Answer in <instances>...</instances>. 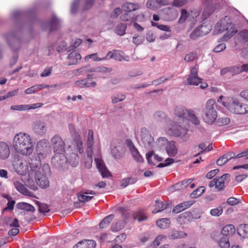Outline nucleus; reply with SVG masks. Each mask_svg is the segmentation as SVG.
Instances as JSON below:
<instances>
[{
  "mask_svg": "<svg viewBox=\"0 0 248 248\" xmlns=\"http://www.w3.org/2000/svg\"><path fill=\"white\" fill-rule=\"evenodd\" d=\"M28 163L25 160H18L14 165L16 172L23 176L22 181L24 185L33 190L38 189L37 186L42 188L49 186V181L47 175L49 173L50 169L48 164H45L41 167V161L38 156H35Z\"/></svg>",
  "mask_w": 248,
  "mask_h": 248,
  "instance_id": "f257e3e1",
  "label": "nucleus"
},
{
  "mask_svg": "<svg viewBox=\"0 0 248 248\" xmlns=\"http://www.w3.org/2000/svg\"><path fill=\"white\" fill-rule=\"evenodd\" d=\"M13 145L16 152L23 156L31 155L34 150L31 137L25 132H20L15 136Z\"/></svg>",
  "mask_w": 248,
  "mask_h": 248,
  "instance_id": "f03ea898",
  "label": "nucleus"
},
{
  "mask_svg": "<svg viewBox=\"0 0 248 248\" xmlns=\"http://www.w3.org/2000/svg\"><path fill=\"white\" fill-rule=\"evenodd\" d=\"M51 144L54 151L52 163L56 167L63 166L66 163L64 154L65 143L61 136L56 135L51 139Z\"/></svg>",
  "mask_w": 248,
  "mask_h": 248,
  "instance_id": "7ed1b4c3",
  "label": "nucleus"
},
{
  "mask_svg": "<svg viewBox=\"0 0 248 248\" xmlns=\"http://www.w3.org/2000/svg\"><path fill=\"white\" fill-rule=\"evenodd\" d=\"M217 101L234 114L243 115L248 112V105L240 102L235 98L220 96Z\"/></svg>",
  "mask_w": 248,
  "mask_h": 248,
  "instance_id": "20e7f679",
  "label": "nucleus"
},
{
  "mask_svg": "<svg viewBox=\"0 0 248 248\" xmlns=\"http://www.w3.org/2000/svg\"><path fill=\"white\" fill-rule=\"evenodd\" d=\"M68 147L71 149V153L67 157H66V162L67 161L71 166L75 167L79 162L80 157L78 154L81 155L84 151L82 141L79 138L75 139Z\"/></svg>",
  "mask_w": 248,
  "mask_h": 248,
  "instance_id": "39448f33",
  "label": "nucleus"
},
{
  "mask_svg": "<svg viewBox=\"0 0 248 248\" xmlns=\"http://www.w3.org/2000/svg\"><path fill=\"white\" fill-rule=\"evenodd\" d=\"M165 130L168 135L179 137L184 141L187 140L189 138L187 135V129L179 124H176L174 122H170L168 126L165 127Z\"/></svg>",
  "mask_w": 248,
  "mask_h": 248,
  "instance_id": "423d86ee",
  "label": "nucleus"
},
{
  "mask_svg": "<svg viewBox=\"0 0 248 248\" xmlns=\"http://www.w3.org/2000/svg\"><path fill=\"white\" fill-rule=\"evenodd\" d=\"M216 107L215 100L209 99L206 102L203 116V120L205 123L211 124L215 122L217 117Z\"/></svg>",
  "mask_w": 248,
  "mask_h": 248,
  "instance_id": "0eeeda50",
  "label": "nucleus"
},
{
  "mask_svg": "<svg viewBox=\"0 0 248 248\" xmlns=\"http://www.w3.org/2000/svg\"><path fill=\"white\" fill-rule=\"evenodd\" d=\"M141 141L145 148L150 149L154 145V139L150 131L145 127H142L140 130Z\"/></svg>",
  "mask_w": 248,
  "mask_h": 248,
  "instance_id": "6e6552de",
  "label": "nucleus"
},
{
  "mask_svg": "<svg viewBox=\"0 0 248 248\" xmlns=\"http://www.w3.org/2000/svg\"><path fill=\"white\" fill-rule=\"evenodd\" d=\"M230 176L229 174L226 173L219 178H215L210 182L209 186L210 187L215 186L218 190H221L224 187L225 184Z\"/></svg>",
  "mask_w": 248,
  "mask_h": 248,
  "instance_id": "1a4fd4ad",
  "label": "nucleus"
},
{
  "mask_svg": "<svg viewBox=\"0 0 248 248\" xmlns=\"http://www.w3.org/2000/svg\"><path fill=\"white\" fill-rule=\"evenodd\" d=\"M94 161L96 163V167L100 172L103 178L109 176L110 175V172L107 169L103 160L99 157H95L94 158Z\"/></svg>",
  "mask_w": 248,
  "mask_h": 248,
  "instance_id": "9d476101",
  "label": "nucleus"
},
{
  "mask_svg": "<svg viewBox=\"0 0 248 248\" xmlns=\"http://www.w3.org/2000/svg\"><path fill=\"white\" fill-rule=\"evenodd\" d=\"M43 104L38 103L31 105H17L11 106V109L17 111H24L41 108Z\"/></svg>",
  "mask_w": 248,
  "mask_h": 248,
  "instance_id": "9b49d317",
  "label": "nucleus"
},
{
  "mask_svg": "<svg viewBox=\"0 0 248 248\" xmlns=\"http://www.w3.org/2000/svg\"><path fill=\"white\" fill-rule=\"evenodd\" d=\"M206 26L202 25L200 27L195 29L190 34V38L192 40H196L198 37L206 35L210 31L208 29L205 31Z\"/></svg>",
  "mask_w": 248,
  "mask_h": 248,
  "instance_id": "f8f14e48",
  "label": "nucleus"
},
{
  "mask_svg": "<svg viewBox=\"0 0 248 248\" xmlns=\"http://www.w3.org/2000/svg\"><path fill=\"white\" fill-rule=\"evenodd\" d=\"M10 150L8 144L3 141H0V160L7 159L10 156Z\"/></svg>",
  "mask_w": 248,
  "mask_h": 248,
  "instance_id": "ddd939ff",
  "label": "nucleus"
},
{
  "mask_svg": "<svg viewBox=\"0 0 248 248\" xmlns=\"http://www.w3.org/2000/svg\"><path fill=\"white\" fill-rule=\"evenodd\" d=\"M110 148L111 154L115 158L119 159L122 156L124 150L120 143L115 142L111 143Z\"/></svg>",
  "mask_w": 248,
  "mask_h": 248,
  "instance_id": "4468645a",
  "label": "nucleus"
},
{
  "mask_svg": "<svg viewBox=\"0 0 248 248\" xmlns=\"http://www.w3.org/2000/svg\"><path fill=\"white\" fill-rule=\"evenodd\" d=\"M128 146L131 154L134 160L139 163L142 162L143 161V158L131 141H128Z\"/></svg>",
  "mask_w": 248,
  "mask_h": 248,
  "instance_id": "2eb2a0df",
  "label": "nucleus"
},
{
  "mask_svg": "<svg viewBox=\"0 0 248 248\" xmlns=\"http://www.w3.org/2000/svg\"><path fill=\"white\" fill-rule=\"evenodd\" d=\"M96 243L93 240H83L75 245L73 248H94Z\"/></svg>",
  "mask_w": 248,
  "mask_h": 248,
  "instance_id": "dca6fc26",
  "label": "nucleus"
},
{
  "mask_svg": "<svg viewBox=\"0 0 248 248\" xmlns=\"http://www.w3.org/2000/svg\"><path fill=\"white\" fill-rule=\"evenodd\" d=\"M77 86L81 87H94L96 86V82L93 78H82L76 82Z\"/></svg>",
  "mask_w": 248,
  "mask_h": 248,
  "instance_id": "f3484780",
  "label": "nucleus"
},
{
  "mask_svg": "<svg viewBox=\"0 0 248 248\" xmlns=\"http://www.w3.org/2000/svg\"><path fill=\"white\" fill-rule=\"evenodd\" d=\"M46 129V126L44 122L38 121L34 124L33 130L38 135H43L45 134Z\"/></svg>",
  "mask_w": 248,
  "mask_h": 248,
  "instance_id": "a211bd4d",
  "label": "nucleus"
},
{
  "mask_svg": "<svg viewBox=\"0 0 248 248\" xmlns=\"http://www.w3.org/2000/svg\"><path fill=\"white\" fill-rule=\"evenodd\" d=\"M193 218L192 214L190 212H186L180 215L177 220L181 224H185L191 221Z\"/></svg>",
  "mask_w": 248,
  "mask_h": 248,
  "instance_id": "6ab92c4d",
  "label": "nucleus"
},
{
  "mask_svg": "<svg viewBox=\"0 0 248 248\" xmlns=\"http://www.w3.org/2000/svg\"><path fill=\"white\" fill-rule=\"evenodd\" d=\"M166 150L169 156H175L178 152V149L176 146L175 142L173 141L169 142L166 147Z\"/></svg>",
  "mask_w": 248,
  "mask_h": 248,
  "instance_id": "aec40b11",
  "label": "nucleus"
},
{
  "mask_svg": "<svg viewBox=\"0 0 248 248\" xmlns=\"http://www.w3.org/2000/svg\"><path fill=\"white\" fill-rule=\"evenodd\" d=\"M186 116L188 120L193 124L199 125L200 123V119L196 115V112L194 109H188Z\"/></svg>",
  "mask_w": 248,
  "mask_h": 248,
  "instance_id": "412c9836",
  "label": "nucleus"
},
{
  "mask_svg": "<svg viewBox=\"0 0 248 248\" xmlns=\"http://www.w3.org/2000/svg\"><path fill=\"white\" fill-rule=\"evenodd\" d=\"M186 83L189 85H199L201 89H205L208 86L206 82L202 81V78H187Z\"/></svg>",
  "mask_w": 248,
  "mask_h": 248,
  "instance_id": "4be33fe9",
  "label": "nucleus"
},
{
  "mask_svg": "<svg viewBox=\"0 0 248 248\" xmlns=\"http://www.w3.org/2000/svg\"><path fill=\"white\" fill-rule=\"evenodd\" d=\"M235 232V228L232 224H228L224 226L221 231L222 235L229 237L232 236Z\"/></svg>",
  "mask_w": 248,
  "mask_h": 248,
  "instance_id": "5701e85b",
  "label": "nucleus"
},
{
  "mask_svg": "<svg viewBox=\"0 0 248 248\" xmlns=\"http://www.w3.org/2000/svg\"><path fill=\"white\" fill-rule=\"evenodd\" d=\"M146 158L148 162L151 165H155V161L160 162L162 160V158L154 153L153 151H150L146 154Z\"/></svg>",
  "mask_w": 248,
  "mask_h": 248,
  "instance_id": "b1692460",
  "label": "nucleus"
},
{
  "mask_svg": "<svg viewBox=\"0 0 248 248\" xmlns=\"http://www.w3.org/2000/svg\"><path fill=\"white\" fill-rule=\"evenodd\" d=\"M67 58L70 60L69 65L76 64L81 59L80 54L76 51L71 52Z\"/></svg>",
  "mask_w": 248,
  "mask_h": 248,
  "instance_id": "393cba45",
  "label": "nucleus"
},
{
  "mask_svg": "<svg viewBox=\"0 0 248 248\" xmlns=\"http://www.w3.org/2000/svg\"><path fill=\"white\" fill-rule=\"evenodd\" d=\"M55 85L54 86L55 87ZM50 86L47 85L46 84H39V85H36L34 86H33L32 87H31L28 89H27L25 91V93L26 94H31L35 93L39 90H40L42 89L49 87ZM51 87H53V85L51 86Z\"/></svg>",
  "mask_w": 248,
  "mask_h": 248,
  "instance_id": "a878e982",
  "label": "nucleus"
},
{
  "mask_svg": "<svg viewBox=\"0 0 248 248\" xmlns=\"http://www.w3.org/2000/svg\"><path fill=\"white\" fill-rule=\"evenodd\" d=\"M234 155L235 154L233 152L230 153L223 155L217 160V164L220 166H223L224 164L227 163L228 160L232 158H234Z\"/></svg>",
  "mask_w": 248,
  "mask_h": 248,
  "instance_id": "bb28decb",
  "label": "nucleus"
},
{
  "mask_svg": "<svg viewBox=\"0 0 248 248\" xmlns=\"http://www.w3.org/2000/svg\"><path fill=\"white\" fill-rule=\"evenodd\" d=\"M194 180L193 178H190L187 180H183L181 182L177 183L174 185V189L176 190H180L184 189L187 187V186L191 184V183Z\"/></svg>",
  "mask_w": 248,
  "mask_h": 248,
  "instance_id": "cd10ccee",
  "label": "nucleus"
},
{
  "mask_svg": "<svg viewBox=\"0 0 248 248\" xmlns=\"http://www.w3.org/2000/svg\"><path fill=\"white\" fill-rule=\"evenodd\" d=\"M217 242L221 248H229L230 246L229 237L221 234L220 235L219 238L217 240Z\"/></svg>",
  "mask_w": 248,
  "mask_h": 248,
  "instance_id": "c85d7f7f",
  "label": "nucleus"
},
{
  "mask_svg": "<svg viewBox=\"0 0 248 248\" xmlns=\"http://www.w3.org/2000/svg\"><path fill=\"white\" fill-rule=\"evenodd\" d=\"M139 8V6L137 4H135L130 2H126L122 5L123 10L127 13L135 11Z\"/></svg>",
  "mask_w": 248,
  "mask_h": 248,
  "instance_id": "c756f323",
  "label": "nucleus"
},
{
  "mask_svg": "<svg viewBox=\"0 0 248 248\" xmlns=\"http://www.w3.org/2000/svg\"><path fill=\"white\" fill-rule=\"evenodd\" d=\"M188 109H186L185 107L182 106H177L175 107L174 113L179 118H182L184 120L185 115L187 114Z\"/></svg>",
  "mask_w": 248,
  "mask_h": 248,
  "instance_id": "7c9ffc66",
  "label": "nucleus"
},
{
  "mask_svg": "<svg viewBox=\"0 0 248 248\" xmlns=\"http://www.w3.org/2000/svg\"><path fill=\"white\" fill-rule=\"evenodd\" d=\"M94 143L93 132V130H89L87 135V151H93V146Z\"/></svg>",
  "mask_w": 248,
  "mask_h": 248,
  "instance_id": "2f4dec72",
  "label": "nucleus"
},
{
  "mask_svg": "<svg viewBox=\"0 0 248 248\" xmlns=\"http://www.w3.org/2000/svg\"><path fill=\"white\" fill-rule=\"evenodd\" d=\"M13 184L17 191L23 194H26V188L19 180L16 178H14Z\"/></svg>",
  "mask_w": 248,
  "mask_h": 248,
  "instance_id": "473e14b6",
  "label": "nucleus"
},
{
  "mask_svg": "<svg viewBox=\"0 0 248 248\" xmlns=\"http://www.w3.org/2000/svg\"><path fill=\"white\" fill-rule=\"evenodd\" d=\"M88 194L93 195L95 194V192L92 190L87 191L84 194L80 195L78 197L79 201L84 202L90 201L93 198V196H88L87 195Z\"/></svg>",
  "mask_w": 248,
  "mask_h": 248,
  "instance_id": "72a5a7b5",
  "label": "nucleus"
},
{
  "mask_svg": "<svg viewBox=\"0 0 248 248\" xmlns=\"http://www.w3.org/2000/svg\"><path fill=\"white\" fill-rule=\"evenodd\" d=\"M166 239V237L165 235H158L153 241V243L148 246L147 248H156L161 242L164 241Z\"/></svg>",
  "mask_w": 248,
  "mask_h": 248,
  "instance_id": "f704fd0d",
  "label": "nucleus"
},
{
  "mask_svg": "<svg viewBox=\"0 0 248 248\" xmlns=\"http://www.w3.org/2000/svg\"><path fill=\"white\" fill-rule=\"evenodd\" d=\"M49 26L50 31H54L60 27V21L56 16H53L49 23Z\"/></svg>",
  "mask_w": 248,
  "mask_h": 248,
  "instance_id": "c9c22d12",
  "label": "nucleus"
},
{
  "mask_svg": "<svg viewBox=\"0 0 248 248\" xmlns=\"http://www.w3.org/2000/svg\"><path fill=\"white\" fill-rule=\"evenodd\" d=\"M186 236V234L185 232L175 230H172L169 234V237L173 239L183 238Z\"/></svg>",
  "mask_w": 248,
  "mask_h": 248,
  "instance_id": "e433bc0d",
  "label": "nucleus"
},
{
  "mask_svg": "<svg viewBox=\"0 0 248 248\" xmlns=\"http://www.w3.org/2000/svg\"><path fill=\"white\" fill-rule=\"evenodd\" d=\"M235 70H237L236 66L225 67L221 69L220 73L222 76H224L227 73L229 74L228 76H234L236 74Z\"/></svg>",
  "mask_w": 248,
  "mask_h": 248,
  "instance_id": "4c0bfd02",
  "label": "nucleus"
},
{
  "mask_svg": "<svg viewBox=\"0 0 248 248\" xmlns=\"http://www.w3.org/2000/svg\"><path fill=\"white\" fill-rule=\"evenodd\" d=\"M133 217L134 219H137L140 222L146 220L147 218L142 210H138L133 214Z\"/></svg>",
  "mask_w": 248,
  "mask_h": 248,
  "instance_id": "58836bf2",
  "label": "nucleus"
},
{
  "mask_svg": "<svg viewBox=\"0 0 248 248\" xmlns=\"http://www.w3.org/2000/svg\"><path fill=\"white\" fill-rule=\"evenodd\" d=\"M170 220L167 218H161L157 220L156 222V224L157 227L161 229H166L169 227L170 225Z\"/></svg>",
  "mask_w": 248,
  "mask_h": 248,
  "instance_id": "ea45409f",
  "label": "nucleus"
},
{
  "mask_svg": "<svg viewBox=\"0 0 248 248\" xmlns=\"http://www.w3.org/2000/svg\"><path fill=\"white\" fill-rule=\"evenodd\" d=\"M238 234L242 237L248 235V224H240L237 228Z\"/></svg>",
  "mask_w": 248,
  "mask_h": 248,
  "instance_id": "a19ab883",
  "label": "nucleus"
},
{
  "mask_svg": "<svg viewBox=\"0 0 248 248\" xmlns=\"http://www.w3.org/2000/svg\"><path fill=\"white\" fill-rule=\"evenodd\" d=\"M169 142L166 138L160 137L157 140L155 145L156 148L161 149L165 146L166 147Z\"/></svg>",
  "mask_w": 248,
  "mask_h": 248,
  "instance_id": "79ce46f5",
  "label": "nucleus"
},
{
  "mask_svg": "<svg viewBox=\"0 0 248 248\" xmlns=\"http://www.w3.org/2000/svg\"><path fill=\"white\" fill-rule=\"evenodd\" d=\"M96 71V70H95L94 69H90L87 66L82 67L79 69H78L77 71V73H79L78 75V76L83 75V74H86L88 77L93 76V75L91 74V73L94 72Z\"/></svg>",
  "mask_w": 248,
  "mask_h": 248,
  "instance_id": "37998d69",
  "label": "nucleus"
},
{
  "mask_svg": "<svg viewBox=\"0 0 248 248\" xmlns=\"http://www.w3.org/2000/svg\"><path fill=\"white\" fill-rule=\"evenodd\" d=\"M155 208L153 211V213L154 214L162 211L167 208L166 204H164L162 202L158 200L155 201Z\"/></svg>",
  "mask_w": 248,
  "mask_h": 248,
  "instance_id": "c03bdc74",
  "label": "nucleus"
},
{
  "mask_svg": "<svg viewBox=\"0 0 248 248\" xmlns=\"http://www.w3.org/2000/svg\"><path fill=\"white\" fill-rule=\"evenodd\" d=\"M5 223L7 225L11 227H18V220L17 218H13L11 217H8L5 219Z\"/></svg>",
  "mask_w": 248,
  "mask_h": 248,
  "instance_id": "a18cd8bd",
  "label": "nucleus"
},
{
  "mask_svg": "<svg viewBox=\"0 0 248 248\" xmlns=\"http://www.w3.org/2000/svg\"><path fill=\"white\" fill-rule=\"evenodd\" d=\"M17 206L19 208L27 211L32 212L35 211V208L32 205L26 202L19 203L17 204Z\"/></svg>",
  "mask_w": 248,
  "mask_h": 248,
  "instance_id": "49530a36",
  "label": "nucleus"
},
{
  "mask_svg": "<svg viewBox=\"0 0 248 248\" xmlns=\"http://www.w3.org/2000/svg\"><path fill=\"white\" fill-rule=\"evenodd\" d=\"M114 217L113 215H110L106 217L99 224L100 227L101 228H106L108 226L110 222Z\"/></svg>",
  "mask_w": 248,
  "mask_h": 248,
  "instance_id": "de8ad7c7",
  "label": "nucleus"
},
{
  "mask_svg": "<svg viewBox=\"0 0 248 248\" xmlns=\"http://www.w3.org/2000/svg\"><path fill=\"white\" fill-rule=\"evenodd\" d=\"M126 29V24L123 23L119 24L117 26L115 29V32L117 34L120 36H122L125 34V31Z\"/></svg>",
  "mask_w": 248,
  "mask_h": 248,
  "instance_id": "09e8293b",
  "label": "nucleus"
},
{
  "mask_svg": "<svg viewBox=\"0 0 248 248\" xmlns=\"http://www.w3.org/2000/svg\"><path fill=\"white\" fill-rule=\"evenodd\" d=\"M87 159L85 161V166L88 168L90 169L92 167V164L93 162V158H92V154L93 151H87Z\"/></svg>",
  "mask_w": 248,
  "mask_h": 248,
  "instance_id": "8fccbe9b",
  "label": "nucleus"
},
{
  "mask_svg": "<svg viewBox=\"0 0 248 248\" xmlns=\"http://www.w3.org/2000/svg\"><path fill=\"white\" fill-rule=\"evenodd\" d=\"M204 191L205 188L204 186L199 187L191 194V197L192 198H196L201 196Z\"/></svg>",
  "mask_w": 248,
  "mask_h": 248,
  "instance_id": "3c124183",
  "label": "nucleus"
},
{
  "mask_svg": "<svg viewBox=\"0 0 248 248\" xmlns=\"http://www.w3.org/2000/svg\"><path fill=\"white\" fill-rule=\"evenodd\" d=\"M198 59L197 54L195 52H190L185 55L184 60L186 62H193Z\"/></svg>",
  "mask_w": 248,
  "mask_h": 248,
  "instance_id": "603ef678",
  "label": "nucleus"
},
{
  "mask_svg": "<svg viewBox=\"0 0 248 248\" xmlns=\"http://www.w3.org/2000/svg\"><path fill=\"white\" fill-rule=\"evenodd\" d=\"M6 197L7 198L8 202L7 204V206L3 209V212L8 210L11 211L13 209L14 206L15 204V202L14 200H11V198L9 197L8 196H7Z\"/></svg>",
  "mask_w": 248,
  "mask_h": 248,
  "instance_id": "864d4df0",
  "label": "nucleus"
},
{
  "mask_svg": "<svg viewBox=\"0 0 248 248\" xmlns=\"http://www.w3.org/2000/svg\"><path fill=\"white\" fill-rule=\"evenodd\" d=\"M125 99V96L124 94H117L114 95L111 97V101L113 104L117 103L119 102L123 101Z\"/></svg>",
  "mask_w": 248,
  "mask_h": 248,
  "instance_id": "5fc2aeb1",
  "label": "nucleus"
},
{
  "mask_svg": "<svg viewBox=\"0 0 248 248\" xmlns=\"http://www.w3.org/2000/svg\"><path fill=\"white\" fill-rule=\"evenodd\" d=\"M137 180L135 178H125L122 180L121 182V186L125 187L127 186L129 184H133Z\"/></svg>",
  "mask_w": 248,
  "mask_h": 248,
  "instance_id": "6e6d98bb",
  "label": "nucleus"
},
{
  "mask_svg": "<svg viewBox=\"0 0 248 248\" xmlns=\"http://www.w3.org/2000/svg\"><path fill=\"white\" fill-rule=\"evenodd\" d=\"M151 25L152 26L156 27L158 29L165 31H170V28L169 26L165 25H159L158 23L152 21Z\"/></svg>",
  "mask_w": 248,
  "mask_h": 248,
  "instance_id": "4d7b16f0",
  "label": "nucleus"
},
{
  "mask_svg": "<svg viewBox=\"0 0 248 248\" xmlns=\"http://www.w3.org/2000/svg\"><path fill=\"white\" fill-rule=\"evenodd\" d=\"M38 207L39 212L44 214L49 211L48 205L45 203H39L38 204Z\"/></svg>",
  "mask_w": 248,
  "mask_h": 248,
  "instance_id": "13d9d810",
  "label": "nucleus"
},
{
  "mask_svg": "<svg viewBox=\"0 0 248 248\" xmlns=\"http://www.w3.org/2000/svg\"><path fill=\"white\" fill-rule=\"evenodd\" d=\"M223 210L221 207H217L211 210L210 214L212 216L218 217L222 214Z\"/></svg>",
  "mask_w": 248,
  "mask_h": 248,
  "instance_id": "bf43d9fd",
  "label": "nucleus"
},
{
  "mask_svg": "<svg viewBox=\"0 0 248 248\" xmlns=\"http://www.w3.org/2000/svg\"><path fill=\"white\" fill-rule=\"evenodd\" d=\"M198 65H195L191 68L188 78H199L198 77Z\"/></svg>",
  "mask_w": 248,
  "mask_h": 248,
  "instance_id": "052dcab7",
  "label": "nucleus"
},
{
  "mask_svg": "<svg viewBox=\"0 0 248 248\" xmlns=\"http://www.w3.org/2000/svg\"><path fill=\"white\" fill-rule=\"evenodd\" d=\"M122 51L119 50H114L113 58L116 61H121L123 59V56L122 55Z\"/></svg>",
  "mask_w": 248,
  "mask_h": 248,
  "instance_id": "680f3d73",
  "label": "nucleus"
},
{
  "mask_svg": "<svg viewBox=\"0 0 248 248\" xmlns=\"http://www.w3.org/2000/svg\"><path fill=\"white\" fill-rule=\"evenodd\" d=\"M181 17L179 19V23H183L186 19L188 16L187 11L186 9H182L181 11Z\"/></svg>",
  "mask_w": 248,
  "mask_h": 248,
  "instance_id": "e2e57ef3",
  "label": "nucleus"
},
{
  "mask_svg": "<svg viewBox=\"0 0 248 248\" xmlns=\"http://www.w3.org/2000/svg\"><path fill=\"white\" fill-rule=\"evenodd\" d=\"M89 59H92L95 62H99L103 61V58H100L98 57L97 53L90 54L87 55L85 57V60L86 61L88 60Z\"/></svg>",
  "mask_w": 248,
  "mask_h": 248,
  "instance_id": "0e129e2a",
  "label": "nucleus"
},
{
  "mask_svg": "<svg viewBox=\"0 0 248 248\" xmlns=\"http://www.w3.org/2000/svg\"><path fill=\"white\" fill-rule=\"evenodd\" d=\"M187 2L186 0H174L172 5L174 7H181L186 4Z\"/></svg>",
  "mask_w": 248,
  "mask_h": 248,
  "instance_id": "69168bd1",
  "label": "nucleus"
},
{
  "mask_svg": "<svg viewBox=\"0 0 248 248\" xmlns=\"http://www.w3.org/2000/svg\"><path fill=\"white\" fill-rule=\"evenodd\" d=\"M217 122L219 125H223L228 124L230 122V120L228 117H222L219 118Z\"/></svg>",
  "mask_w": 248,
  "mask_h": 248,
  "instance_id": "338daca9",
  "label": "nucleus"
},
{
  "mask_svg": "<svg viewBox=\"0 0 248 248\" xmlns=\"http://www.w3.org/2000/svg\"><path fill=\"white\" fill-rule=\"evenodd\" d=\"M237 70H235L236 74H239L242 72L247 71L248 70V65L247 64H243L241 66H236Z\"/></svg>",
  "mask_w": 248,
  "mask_h": 248,
  "instance_id": "774afa93",
  "label": "nucleus"
}]
</instances>
